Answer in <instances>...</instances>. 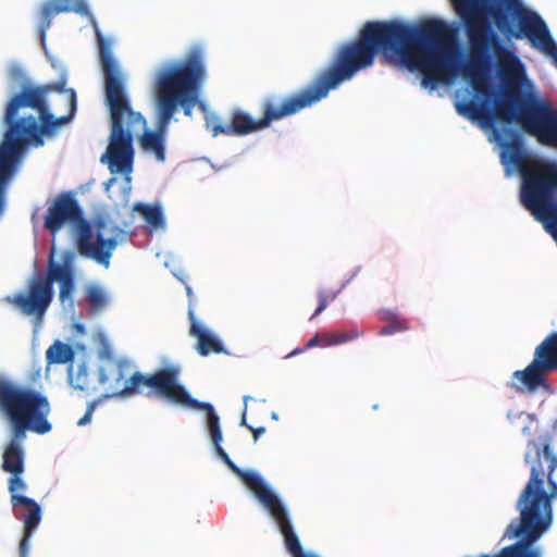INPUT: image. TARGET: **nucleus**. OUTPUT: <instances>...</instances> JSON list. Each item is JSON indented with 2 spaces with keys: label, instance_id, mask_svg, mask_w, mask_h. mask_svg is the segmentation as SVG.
Here are the masks:
<instances>
[{
  "label": "nucleus",
  "instance_id": "dca6fc26",
  "mask_svg": "<svg viewBox=\"0 0 557 557\" xmlns=\"http://www.w3.org/2000/svg\"><path fill=\"white\" fill-rule=\"evenodd\" d=\"M381 320L386 322L377 334L381 336H388L395 333L405 332L410 329L409 322L407 319L399 317L398 314L392 311H384L381 313Z\"/></svg>",
  "mask_w": 557,
  "mask_h": 557
},
{
  "label": "nucleus",
  "instance_id": "9d476101",
  "mask_svg": "<svg viewBox=\"0 0 557 557\" xmlns=\"http://www.w3.org/2000/svg\"><path fill=\"white\" fill-rule=\"evenodd\" d=\"M214 448L218 456L225 462L232 472L235 473L242 480V482L255 494L258 500L275 520L281 533L284 536V543L289 554L293 557H318L315 555L305 554L302 552L298 536L293 530L285 507L278 497L268 487L262 476L252 470H243L237 465H235L222 448L221 443H219Z\"/></svg>",
  "mask_w": 557,
  "mask_h": 557
},
{
  "label": "nucleus",
  "instance_id": "f03ea898",
  "mask_svg": "<svg viewBox=\"0 0 557 557\" xmlns=\"http://www.w3.org/2000/svg\"><path fill=\"white\" fill-rule=\"evenodd\" d=\"M66 73L59 79L37 87H23L8 102L0 144V218L7 205V188L15 165L28 145H44V135L52 136L58 127L69 123L76 112V92L65 89Z\"/></svg>",
  "mask_w": 557,
  "mask_h": 557
},
{
  "label": "nucleus",
  "instance_id": "aec40b11",
  "mask_svg": "<svg viewBox=\"0 0 557 557\" xmlns=\"http://www.w3.org/2000/svg\"><path fill=\"white\" fill-rule=\"evenodd\" d=\"M58 14L60 13L49 1L41 5L38 16V33L41 42H45L46 33L49 29L53 17Z\"/></svg>",
  "mask_w": 557,
  "mask_h": 557
},
{
  "label": "nucleus",
  "instance_id": "b1692460",
  "mask_svg": "<svg viewBox=\"0 0 557 557\" xmlns=\"http://www.w3.org/2000/svg\"><path fill=\"white\" fill-rule=\"evenodd\" d=\"M27 490L26 482L22 479V474H11L8 479V491L10 493V502L13 505V495L23 496L21 492H25Z\"/></svg>",
  "mask_w": 557,
  "mask_h": 557
},
{
  "label": "nucleus",
  "instance_id": "f257e3e1",
  "mask_svg": "<svg viewBox=\"0 0 557 557\" xmlns=\"http://www.w3.org/2000/svg\"><path fill=\"white\" fill-rule=\"evenodd\" d=\"M450 42L449 27L438 20H428L418 26L399 21L367 22L358 37L341 46L332 64L311 84L286 97H265L259 120L236 109L231 112L230 123H222L216 114H208L206 127L214 137L244 136L264 129L273 121L293 115L325 98L331 89L371 66L380 52L393 53L409 71H419L421 85L433 90L456 72Z\"/></svg>",
  "mask_w": 557,
  "mask_h": 557
},
{
  "label": "nucleus",
  "instance_id": "20e7f679",
  "mask_svg": "<svg viewBox=\"0 0 557 557\" xmlns=\"http://www.w3.org/2000/svg\"><path fill=\"white\" fill-rule=\"evenodd\" d=\"M534 453L527 451L524 461L530 466V479L522 490L518 504L520 508V522L510 523L505 535L512 539L523 535L525 543L518 542L504 547L495 556L482 555L480 557H540L536 549L530 544L536 541L552 522V499L557 497V483L553 473L557 469V455L550 448V441L546 437L542 445L533 443Z\"/></svg>",
  "mask_w": 557,
  "mask_h": 557
},
{
  "label": "nucleus",
  "instance_id": "6ab92c4d",
  "mask_svg": "<svg viewBox=\"0 0 557 557\" xmlns=\"http://www.w3.org/2000/svg\"><path fill=\"white\" fill-rule=\"evenodd\" d=\"M58 14L60 13L49 1L41 5L38 16V33L41 42H45L46 33L49 29L53 17Z\"/></svg>",
  "mask_w": 557,
  "mask_h": 557
},
{
  "label": "nucleus",
  "instance_id": "7ed1b4c3",
  "mask_svg": "<svg viewBox=\"0 0 557 557\" xmlns=\"http://www.w3.org/2000/svg\"><path fill=\"white\" fill-rule=\"evenodd\" d=\"M100 63L104 78V102L110 112V143L101 160L108 158L111 173H129L133 166V137L139 136L143 150L152 152L158 161L165 159V133L169 124H161L162 116L158 113L154 131L146 129V119L135 112L126 92L125 78L115 61L112 51L100 38Z\"/></svg>",
  "mask_w": 557,
  "mask_h": 557
},
{
  "label": "nucleus",
  "instance_id": "423d86ee",
  "mask_svg": "<svg viewBox=\"0 0 557 557\" xmlns=\"http://www.w3.org/2000/svg\"><path fill=\"white\" fill-rule=\"evenodd\" d=\"M127 362L125 360H115L108 367L99 369V382L106 385L108 392L106 397H131L140 394L143 387H148L150 389L147 393L148 396L153 392L172 403L206 411L214 447L222 442L219 417L212 405L198 401L188 395L184 386L178 384L180 369L177 367H166L152 374L136 371L128 379L125 374Z\"/></svg>",
  "mask_w": 557,
  "mask_h": 557
},
{
  "label": "nucleus",
  "instance_id": "0eeeda50",
  "mask_svg": "<svg viewBox=\"0 0 557 557\" xmlns=\"http://www.w3.org/2000/svg\"><path fill=\"white\" fill-rule=\"evenodd\" d=\"M207 77L203 50L193 47L181 60L164 63L154 75L153 94L162 126L170 124L178 107L188 117L197 103V89Z\"/></svg>",
  "mask_w": 557,
  "mask_h": 557
},
{
  "label": "nucleus",
  "instance_id": "f3484780",
  "mask_svg": "<svg viewBox=\"0 0 557 557\" xmlns=\"http://www.w3.org/2000/svg\"><path fill=\"white\" fill-rule=\"evenodd\" d=\"M74 357V351L69 344L55 341L46 351L48 364L66 363Z\"/></svg>",
  "mask_w": 557,
  "mask_h": 557
},
{
  "label": "nucleus",
  "instance_id": "393cba45",
  "mask_svg": "<svg viewBox=\"0 0 557 557\" xmlns=\"http://www.w3.org/2000/svg\"><path fill=\"white\" fill-rule=\"evenodd\" d=\"M327 337V333H321V334H315L312 338H310L308 341V343L306 344V347L307 348H312V347H315V346H327L326 345V338Z\"/></svg>",
  "mask_w": 557,
  "mask_h": 557
},
{
  "label": "nucleus",
  "instance_id": "9b49d317",
  "mask_svg": "<svg viewBox=\"0 0 557 557\" xmlns=\"http://www.w3.org/2000/svg\"><path fill=\"white\" fill-rule=\"evenodd\" d=\"M505 7L518 20L519 30L513 32L511 23L500 8L490 7L487 11L495 20L497 28L508 36L527 37L533 47L552 55L557 66V47L542 17L537 13L527 10L520 0H505Z\"/></svg>",
  "mask_w": 557,
  "mask_h": 557
},
{
  "label": "nucleus",
  "instance_id": "39448f33",
  "mask_svg": "<svg viewBox=\"0 0 557 557\" xmlns=\"http://www.w3.org/2000/svg\"><path fill=\"white\" fill-rule=\"evenodd\" d=\"M0 412L10 421L12 437L2 455V470L23 474L25 469L22 442L26 432L46 434L51 431L48 421L50 404L40 392L0 377Z\"/></svg>",
  "mask_w": 557,
  "mask_h": 557
},
{
  "label": "nucleus",
  "instance_id": "cd10ccee",
  "mask_svg": "<svg viewBox=\"0 0 557 557\" xmlns=\"http://www.w3.org/2000/svg\"><path fill=\"white\" fill-rule=\"evenodd\" d=\"M250 430L252 431L255 441H257L258 437L265 432V428H263V426H260L257 429L250 428Z\"/></svg>",
  "mask_w": 557,
  "mask_h": 557
},
{
  "label": "nucleus",
  "instance_id": "bb28decb",
  "mask_svg": "<svg viewBox=\"0 0 557 557\" xmlns=\"http://www.w3.org/2000/svg\"><path fill=\"white\" fill-rule=\"evenodd\" d=\"M202 86L203 85H200L199 88L197 89V103H196V107H198L206 114L205 115V117H206L210 113L207 111V104L202 100H200V94H201Z\"/></svg>",
  "mask_w": 557,
  "mask_h": 557
},
{
  "label": "nucleus",
  "instance_id": "6e6552de",
  "mask_svg": "<svg viewBox=\"0 0 557 557\" xmlns=\"http://www.w3.org/2000/svg\"><path fill=\"white\" fill-rule=\"evenodd\" d=\"M66 224L75 226V243L79 255L109 268L112 252L117 246L116 237L104 238L106 223L98 221L94 228L84 218L75 197L62 193L48 208L44 225L51 235H55Z\"/></svg>",
  "mask_w": 557,
  "mask_h": 557
},
{
  "label": "nucleus",
  "instance_id": "2eb2a0df",
  "mask_svg": "<svg viewBox=\"0 0 557 557\" xmlns=\"http://www.w3.org/2000/svg\"><path fill=\"white\" fill-rule=\"evenodd\" d=\"M49 2L57 9L59 13L75 12L81 15H88L91 18V22L96 28L98 44L100 45L101 38L104 45L111 50L110 45L104 40L100 32L98 30L97 23L92 14L89 12L88 5L85 0H50Z\"/></svg>",
  "mask_w": 557,
  "mask_h": 557
},
{
  "label": "nucleus",
  "instance_id": "c756f323",
  "mask_svg": "<svg viewBox=\"0 0 557 557\" xmlns=\"http://www.w3.org/2000/svg\"><path fill=\"white\" fill-rule=\"evenodd\" d=\"M128 194H129V187H127V188L125 189V196H126V197H128Z\"/></svg>",
  "mask_w": 557,
  "mask_h": 557
},
{
  "label": "nucleus",
  "instance_id": "4468645a",
  "mask_svg": "<svg viewBox=\"0 0 557 557\" xmlns=\"http://www.w3.org/2000/svg\"><path fill=\"white\" fill-rule=\"evenodd\" d=\"M531 136L542 145L557 148V110L552 104L541 113L540 123Z\"/></svg>",
  "mask_w": 557,
  "mask_h": 557
},
{
  "label": "nucleus",
  "instance_id": "f8f14e48",
  "mask_svg": "<svg viewBox=\"0 0 557 557\" xmlns=\"http://www.w3.org/2000/svg\"><path fill=\"white\" fill-rule=\"evenodd\" d=\"M15 509L17 507H24L25 512H15L16 519H21L24 522V532L18 545L20 557H27L29 549V541L36 529L41 521V508L39 504L27 496H15L13 495V505Z\"/></svg>",
  "mask_w": 557,
  "mask_h": 557
},
{
  "label": "nucleus",
  "instance_id": "c85d7f7f",
  "mask_svg": "<svg viewBox=\"0 0 557 557\" xmlns=\"http://www.w3.org/2000/svg\"><path fill=\"white\" fill-rule=\"evenodd\" d=\"M242 425H246V418H245V413L243 414Z\"/></svg>",
  "mask_w": 557,
  "mask_h": 557
},
{
  "label": "nucleus",
  "instance_id": "a878e982",
  "mask_svg": "<svg viewBox=\"0 0 557 557\" xmlns=\"http://www.w3.org/2000/svg\"><path fill=\"white\" fill-rule=\"evenodd\" d=\"M97 404H98L97 400H94L88 404L85 414L77 422L78 425H85L90 422Z\"/></svg>",
  "mask_w": 557,
  "mask_h": 557
},
{
  "label": "nucleus",
  "instance_id": "1a4fd4ad",
  "mask_svg": "<svg viewBox=\"0 0 557 557\" xmlns=\"http://www.w3.org/2000/svg\"><path fill=\"white\" fill-rule=\"evenodd\" d=\"M72 257L66 256L64 263H55L50 259L47 275L34 276L24 292L4 297V301L22 314L34 317L41 322L54 296L53 283L59 282L61 302L71 299L75 288L74 272L71 265Z\"/></svg>",
  "mask_w": 557,
  "mask_h": 557
},
{
  "label": "nucleus",
  "instance_id": "a211bd4d",
  "mask_svg": "<svg viewBox=\"0 0 557 557\" xmlns=\"http://www.w3.org/2000/svg\"><path fill=\"white\" fill-rule=\"evenodd\" d=\"M134 211L141 213L148 224L153 227H161L164 224L162 209L160 206H150L137 202L133 207Z\"/></svg>",
  "mask_w": 557,
  "mask_h": 557
},
{
  "label": "nucleus",
  "instance_id": "4be33fe9",
  "mask_svg": "<svg viewBox=\"0 0 557 557\" xmlns=\"http://www.w3.org/2000/svg\"><path fill=\"white\" fill-rule=\"evenodd\" d=\"M362 333L358 330H350L347 332H336V333H327V337H325L326 345H339L347 343L349 341L358 338Z\"/></svg>",
  "mask_w": 557,
  "mask_h": 557
},
{
  "label": "nucleus",
  "instance_id": "ddd939ff",
  "mask_svg": "<svg viewBox=\"0 0 557 557\" xmlns=\"http://www.w3.org/2000/svg\"><path fill=\"white\" fill-rule=\"evenodd\" d=\"M188 315L190 320L189 335L197 338L196 349L199 355L208 356L211 352H224L225 350L221 341L197 321L191 310H189Z\"/></svg>",
  "mask_w": 557,
  "mask_h": 557
},
{
  "label": "nucleus",
  "instance_id": "5701e85b",
  "mask_svg": "<svg viewBox=\"0 0 557 557\" xmlns=\"http://www.w3.org/2000/svg\"><path fill=\"white\" fill-rule=\"evenodd\" d=\"M341 289L338 290H326V289H320L318 292V300L319 305L315 309L314 313L311 315L310 320L314 319L317 315H319L322 311L325 310L329 302L334 301L337 296L339 295Z\"/></svg>",
  "mask_w": 557,
  "mask_h": 557
},
{
  "label": "nucleus",
  "instance_id": "412c9836",
  "mask_svg": "<svg viewBox=\"0 0 557 557\" xmlns=\"http://www.w3.org/2000/svg\"><path fill=\"white\" fill-rule=\"evenodd\" d=\"M86 299L91 308L101 309L107 304V297L101 287L97 285H90L86 290Z\"/></svg>",
  "mask_w": 557,
  "mask_h": 557
}]
</instances>
